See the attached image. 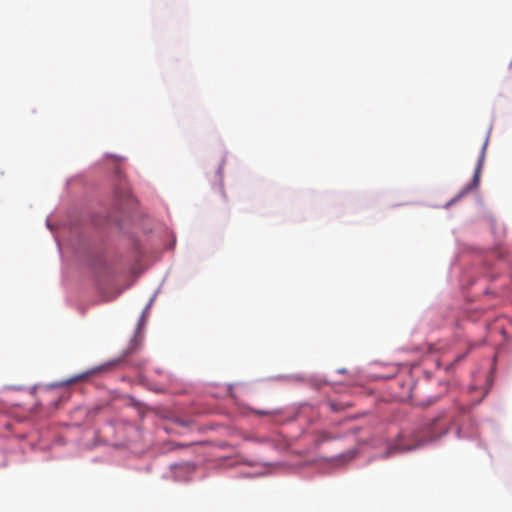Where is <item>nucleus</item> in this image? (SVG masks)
<instances>
[{"mask_svg":"<svg viewBox=\"0 0 512 512\" xmlns=\"http://www.w3.org/2000/svg\"><path fill=\"white\" fill-rule=\"evenodd\" d=\"M412 443H404L402 439L397 440L391 447L390 453L396 452H407L413 449L418 448L419 446L431 441L432 438H426L424 436H420L419 432H414L411 434Z\"/></svg>","mask_w":512,"mask_h":512,"instance_id":"nucleus-1","label":"nucleus"},{"mask_svg":"<svg viewBox=\"0 0 512 512\" xmlns=\"http://www.w3.org/2000/svg\"><path fill=\"white\" fill-rule=\"evenodd\" d=\"M483 159H484V150L482 151L481 157H480V159L478 161V164L476 166V169H475V173H474V176H473L472 183L468 187V189L477 187L479 185L480 173H481V170H482Z\"/></svg>","mask_w":512,"mask_h":512,"instance_id":"nucleus-2","label":"nucleus"},{"mask_svg":"<svg viewBox=\"0 0 512 512\" xmlns=\"http://www.w3.org/2000/svg\"><path fill=\"white\" fill-rule=\"evenodd\" d=\"M215 178H216V180L218 181V184H219V191H220L221 195L223 196V198H225V195H224V192H223V171H222L221 167L215 173Z\"/></svg>","mask_w":512,"mask_h":512,"instance_id":"nucleus-3","label":"nucleus"},{"mask_svg":"<svg viewBox=\"0 0 512 512\" xmlns=\"http://www.w3.org/2000/svg\"><path fill=\"white\" fill-rule=\"evenodd\" d=\"M253 413L256 414V415H259V416H270L272 414L271 411L258 410V409H254Z\"/></svg>","mask_w":512,"mask_h":512,"instance_id":"nucleus-4","label":"nucleus"},{"mask_svg":"<svg viewBox=\"0 0 512 512\" xmlns=\"http://www.w3.org/2000/svg\"><path fill=\"white\" fill-rule=\"evenodd\" d=\"M85 376L84 375H81V376H78L77 379H83Z\"/></svg>","mask_w":512,"mask_h":512,"instance_id":"nucleus-5","label":"nucleus"}]
</instances>
